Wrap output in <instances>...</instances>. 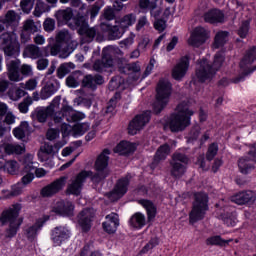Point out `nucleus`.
<instances>
[{"label":"nucleus","instance_id":"18","mask_svg":"<svg viewBox=\"0 0 256 256\" xmlns=\"http://www.w3.org/2000/svg\"><path fill=\"white\" fill-rule=\"evenodd\" d=\"M65 185H67V176H62L42 188L40 194L42 197H53L59 191H63Z\"/></svg>","mask_w":256,"mask_h":256},{"label":"nucleus","instance_id":"9","mask_svg":"<svg viewBox=\"0 0 256 256\" xmlns=\"http://www.w3.org/2000/svg\"><path fill=\"white\" fill-rule=\"evenodd\" d=\"M84 15L85 13H79L77 17L74 18V23L76 27H78L79 35L84 37L85 43H91V41L95 39V35H97V29L89 27Z\"/></svg>","mask_w":256,"mask_h":256},{"label":"nucleus","instance_id":"46","mask_svg":"<svg viewBox=\"0 0 256 256\" xmlns=\"http://www.w3.org/2000/svg\"><path fill=\"white\" fill-rule=\"evenodd\" d=\"M29 133V122H21V124L13 129V135L16 139H25V135Z\"/></svg>","mask_w":256,"mask_h":256},{"label":"nucleus","instance_id":"33","mask_svg":"<svg viewBox=\"0 0 256 256\" xmlns=\"http://www.w3.org/2000/svg\"><path fill=\"white\" fill-rule=\"evenodd\" d=\"M62 111L65 113L68 123H75L76 121H82V119H85L84 113L75 111L73 107L67 104L62 105Z\"/></svg>","mask_w":256,"mask_h":256},{"label":"nucleus","instance_id":"45","mask_svg":"<svg viewBox=\"0 0 256 256\" xmlns=\"http://www.w3.org/2000/svg\"><path fill=\"white\" fill-rule=\"evenodd\" d=\"M55 17L60 23H67L73 19V10L71 8L59 10L56 12Z\"/></svg>","mask_w":256,"mask_h":256},{"label":"nucleus","instance_id":"22","mask_svg":"<svg viewBox=\"0 0 256 256\" xmlns=\"http://www.w3.org/2000/svg\"><path fill=\"white\" fill-rule=\"evenodd\" d=\"M53 213L61 215L62 217H73L75 206L73 202L61 200L58 201L52 208Z\"/></svg>","mask_w":256,"mask_h":256},{"label":"nucleus","instance_id":"10","mask_svg":"<svg viewBox=\"0 0 256 256\" xmlns=\"http://www.w3.org/2000/svg\"><path fill=\"white\" fill-rule=\"evenodd\" d=\"M189 163V158L180 152L173 154L172 161L170 162L171 170L170 173L175 179H179L185 175L187 168L185 165Z\"/></svg>","mask_w":256,"mask_h":256},{"label":"nucleus","instance_id":"29","mask_svg":"<svg viewBox=\"0 0 256 256\" xmlns=\"http://www.w3.org/2000/svg\"><path fill=\"white\" fill-rule=\"evenodd\" d=\"M100 27H101L102 31H105L106 33H108V37L112 41L121 39V37H123V35H125V30L120 28L119 24L115 25V26H111V24L103 22L100 25Z\"/></svg>","mask_w":256,"mask_h":256},{"label":"nucleus","instance_id":"42","mask_svg":"<svg viewBox=\"0 0 256 256\" xmlns=\"http://www.w3.org/2000/svg\"><path fill=\"white\" fill-rule=\"evenodd\" d=\"M45 221L46 220L40 219L33 226L26 229V237L29 239V241H34V239L37 237V233L41 231V227H43Z\"/></svg>","mask_w":256,"mask_h":256},{"label":"nucleus","instance_id":"48","mask_svg":"<svg viewBox=\"0 0 256 256\" xmlns=\"http://www.w3.org/2000/svg\"><path fill=\"white\" fill-rule=\"evenodd\" d=\"M171 153V148H169V145L164 144L160 146L155 154L154 161H165L167 159V155Z\"/></svg>","mask_w":256,"mask_h":256},{"label":"nucleus","instance_id":"60","mask_svg":"<svg viewBox=\"0 0 256 256\" xmlns=\"http://www.w3.org/2000/svg\"><path fill=\"white\" fill-rule=\"evenodd\" d=\"M121 83H123L121 76H115L111 79L109 87L112 91H114V89H119V87H121Z\"/></svg>","mask_w":256,"mask_h":256},{"label":"nucleus","instance_id":"19","mask_svg":"<svg viewBox=\"0 0 256 256\" xmlns=\"http://www.w3.org/2000/svg\"><path fill=\"white\" fill-rule=\"evenodd\" d=\"M129 181H131V175H126L125 177L120 178L112 192H110L109 199H111V201L121 199L129 189Z\"/></svg>","mask_w":256,"mask_h":256},{"label":"nucleus","instance_id":"23","mask_svg":"<svg viewBox=\"0 0 256 256\" xmlns=\"http://www.w3.org/2000/svg\"><path fill=\"white\" fill-rule=\"evenodd\" d=\"M6 67L8 71L9 81H13L14 83H19V81H23V76H21V72H19V69L21 67V60L15 59L8 61Z\"/></svg>","mask_w":256,"mask_h":256},{"label":"nucleus","instance_id":"47","mask_svg":"<svg viewBox=\"0 0 256 256\" xmlns=\"http://www.w3.org/2000/svg\"><path fill=\"white\" fill-rule=\"evenodd\" d=\"M227 37H229V33L225 31H220L215 35L213 49H219L227 43Z\"/></svg>","mask_w":256,"mask_h":256},{"label":"nucleus","instance_id":"20","mask_svg":"<svg viewBox=\"0 0 256 256\" xmlns=\"http://www.w3.org/2000/svg\"><path fill=\"white\" fill-rule=\"evenodd\" d=\"M238 167L244 175H247V173H249V171H251L252 169H255V167H256L255 152L250 150L249 153L247 154V156L240 158L238 161Z\"/></svg>","mask_w":256,"mask_h":256},{"label":"nucleus","instance_id":"53","mask_svg":"<svg viewBox=\"0 0 256 256\" xmlns=\"http://www.w3.org/2000/svg\"><path fill=\"white\" fill-rule=\"evenodd\" d=\"M19 170V163L15 160H10L5 163L4 171H7L10 175H15Z\"/></svg>","mask_w":256,"mask_h":256},{"label":"nucleus","instance_id":"56","mask_svg":"<svg viewBox=\"0 0 256 256\" xmlns=\"http://www.w3.org/2000/svg\"><path fill=\"white\" fill-rule=\"evenodd\" d=\"M135 43V34L131 33L127 38L119 42L121 49H129Z\"/></svg>","mask_w":256,"mask_h":256},{"label":"nucleus","instance_id":"38","mask_svg":"<svg viewBox=\"0 0 256 256\" xmlns=\"http://www.w3.org/2000/svg\"><path fill=\"white\" fill-rule=\"evenodd\" d=\"M23 57H28L29 59H41V57H43V52L39 46L30 44L25 47Z\"/></svg>","mask_w":256,"mask_h":256},{"label":"nucleus","instance_id":"58","mask_svg":"<svg viewBox=\"0 0 256 256\" xmlns=\"http://www.w3.org/2000/svg\"><path fill=\"white\" fill-rule=\"evenodd\" d=\"M249 25H250V22L248 20L242 22V24L238 30V35L242 39H245V37H247V35L249 33Z\"/></svg>","mask_w":256,"mask_h":256},{"label":"nucleus","instance_id":"6","mask_svg":"<svg viewBox=\"0 0 256 256\" xmlns=\"http://www.w3.org/2000/svg\"><path fill=\"white\" fill-rule=\"evenodd\" d=\"M156 101L153 104L155 113H160L162 109L167 107L169 97H171V82L161 79L156 88Z\"/></svg>","mask_w":256,"mask_h":256},{"label":"nucleus","instance_id":"54","mask_svg":"<svg viewBox=\"0 0 256 256\" xmlns=\"http://www.w3.org/2000/svg\"><path fill=\"white\" fill-rule=\"evenodd\" d=\"M72 131L76 135H85L89 131V123H78L73 126Z\"/></svg>","mask_w":256,"mask_h":256},{"label":"nucleus","instance_id":"63","mask_svg":"<svg viewBox=\"0 0 256 256\" xmlns=\"http://www.w3.org/2000/svg\"><path fill=\"white\" fill-rule=\"evenodd\" d=\"M20 72L24 77H31L33 75V66L29 64H23L20 67Z\"/></svg>","mask_w":256,"mask_h":256},{"label":"nucleus","instance_id":"64","mask_svg":"<svg viewBox=\"0 0 256 256\" xmlns=\"http://www.w3.org/2000/svg\"><path fill=\"white\" fill-rule=\"evenodd\" d=\"M60 51H64L65 53V48L61 46L59 42H55L53 46L50 47V55L55 56L58 55Z\"/></svg>","mask_w":256,"mask_h":256},{"label":"nucleus","instance_id":"36","mask_svg":"<svg viewBox=\"0 0 256 256\" xmlns=\"http://www.w3.org/2000/svg\"><path fill=\"white\" fill-rule=\"evenodd\" d=\"M129 225L132 227V229H143V227L147 225V218L145 217V214L136 212L131 216Z\"/></svg>","mask_w":256,"mask_h":256},{"label":"nucleus","instance_id":"57","mask_svg":"<svg viewBox=\"0 0 256 256\" xmlns=\"http://www.w3.org/2000/svg\"><path fill=\"white\" fill-rule=\"evenodd\" d=\"M35 0H21L20 6L24 13H31Z\"/></svg>","mask_w":256,"mask_h":256},{"label":"nucleus","instance_id":"59","mask_svg":"<svg viewBox=\"0 0 256 256\" xmlns=\"http://www.w3.org/2000/svg\"><path fill=\"white\" fill-rule=\"evenodd\" d=\"M32 100L31 98H25L19 105L18 109L20 113H28L29 112V105H31Z\"/></svg>","mask_w":256,"mask_h":256},{"label":"nucleus","instance_id":"21","mask_svg":"<svg viewBox=\"0 0 256 256\" xmlns=\"http://www.w3.org/2000/svg\"><path fill=\"white\" fill-rule=\"evenodd\" d=\"M231 201L236 205H253L256 201V194L251 190L238 192L231 197Z\"/></svg>","mask_w":256,"mask_h":256},{"label":"nucleus","instance_id":"50","mask_svg":"<svg viewBox=\"0 0 256 256\" xmlns=\"http://www.w3.org/2000/svg\"><path fill=\"white\" fill-rule=\"evenodd\" d=\"M220 217L227 227H235L237 225V214L235 212H227Z\"/></svg>","mask_w":256,"mask_h":256},{"label":"nucleus","instance_id":"35","mask_svg":"<svg viewBox=\"0 0 256 256\" xmlns=\"http://www.w3.org/2000/svg\"><path fill=\"white\" fill-rule=\"evenodd\" d=\"M60 87L61 84L57 80L51 83H47L40 92V98L43 100L49 99V97H52V95H55V93L59 91Z\"/></svg>","mask_w":256,"mask_h":256},{"label":"nucleus","instance_id":"27","mask_svg":"<svg viewBox=\"0 0 256 256\" xmlns=\"http://www.w3.org/2000/svg\"><path fill=\"white\" fill-rule=\"evenodd\" d=\"M28 162H25L24 168H23V173H26L22 177V183L23 185H29L33 179H35V166L33 165V155L28 154L27 156Z\"/></svg>","mask_w":256,"mask_h":256},{"label":"nucleus","instance_id":"26","mask_svg":"<svg viewBox=\"0 0 256 256\" xmlns=\"http://www.w3.org/2000/svg\"><path fill=\"white\" fill-rule=\"evenodd\" d=\"M69 237H71V232L66 227H56L52 231V241L56 247H59L62 243H65Z\"/></svg>","mask_w":256,"mask_h":256},{"label":"nucleus","instance_id":"12","mask_svg":"<svg viewBox=\"0 0 256 256\" xmlns=\"http://www.w3.org/2000/svg\"><path fill=\"white\" fill-rule=\"evenodd\" d=\"M115 54V48L113 46H108L102 51V59L96 60L93 64L94 71L98 73H103L109 67H113V55Z\"/></svg>","mask_w":256,"mask_h":256},{"label":"nucleus","instance_id":"24","mask_svg":"<svg viewBox=\"0 0 256 256\" xmlns=\"http://www.w3.org/2000/svg\"><path fill=\"white\" fill-rule=\"evenodd\" d=\"M95 217V210L92 208H86L82 210L78 215V223L84 233H87L91 229V221Z\"/></svg>","mask_w":256,"mask_h":256},{"label":"nucleus","instance_id":"28","mask_svg":"<svg viewBox=\"0 0 256 256\" xmlns=\"http://www.w3.org/2000/svg\"><path fill=\"white\" fill-rule=\"evenodd\" d=\"M203 19L205 23H210L211 25L225 23V14L219 9H211L204 13Z\"/></svg>","mask_w":256,"mask_h":256},{"label":"nucleus","instance_id":"51","mask_svg":"<svg viewBox=\"0 0 256 256\" xmlns=\"http://www.w3.org/2000/svg\"><path fill=\"white\" fill-rule=\"evenodd\" d=\"M25 95H27V92L21 88H14L8 92V97L11 101H19V99L25 97Z\"/></svg>","mask_w":256,"mask_h":256},{"label":"nucleus","instance_id":"52","mask_svg":"<svg viewBox=\"0 0 256 256\" xmlns=\"http://www.w3.org/2000/svg\"><path fill=\"white\" fill-rule=\"evenodd\" d=\"M229 243V240H225L221 238V236H212L206 239V245H217L219 247H224V245H227Z\"/></svg>","mask_w":256,"mask_h":256},{"label":"nucleus","instance_id":"11","mask_svg":"<svg viewBox=\"0 0 256 256\" xmlns=\"http://www.w3.org/2000/svg\"><path fill=\"white\" fill-rule=\"evenodd\" d=\"M59 105H61V96H56L49 106L36 108L33 115L39 123H46L47 117H51L59 109Z\"/></svg>","mask_w":256,"mask_h":256},{"label":"nucleus","instance_id":"43","mask_svg":"<svg viewBox=\"0 0 256 256\" xmlns=\"http://www.w3.org/2000/svg\"><path fill=\"white\" fill-rule=\"evenodd\" d=\"M137 21V16L133 13L127 14L123 16L119 21L118 25L120 29H129V27L135 25V22Z\"/></svg>","mask_w":256,"mask_h":256},{"label":"nucleus","instance_id":"55","mask_svg":"<svg viewBox=\"0 0 256 256\" xmlns=\"http://www.w3.org/2000/svg\"><path fill=\"white\" fill-rule=\"evenodd\" d=\"M218 151H219V146H217V144H215V143H212L208 147V151L206 153L207 161H213V159H215V156L217 155Z\"/></svg>","mask_w":256,"mask_h":256},{"label":"nucleus","instance_id":"49","mask_svg":"<svg viewBox=\"0 0 256 256\" xmlns=\"http://www.w3.org/2000/svg\"><path fill=\"white\" fill-rule=\"evenodd\" d=\"M72 69H75V64H73V62L61 64L57 69L58 79H63L65 75H68V73H71Z\"/></svg>","mask_w":256,"mask_h":256},{"label":"nucleus","instance_id":"37","mask_svg":"<svg viewBox=\"0 0 256 256\" xmlns=\"http://www.w3.org/2000/svg\"><path fill=\"white\" fill-rule=\"evenodd\" d=\"M137 149V146L134 143L122 141L115 148L114 153H119V155H129Z\"/></svg>","mask_w":256,"mask_h":256},{"label":"nucleus","instance_id":"32","mask_svg":"<svg viewBox=\"0 0 256 256\" xmlns=\"http://www.w3.org/2000/svg\"><path fill=\"white\" fill-rule=\"evenodd\" d=\"M21 16L14 10L6 12L5 16H0V23L7 25L8 27H19Z\"/></svg>","mask_w":256,"mask_h":256},{"label":"nucleus","instance_id":"16","mask_svg":"<svg viewBox=\"0 0 256 256\" xmlns=\"http://www.w3.org/2000/svg\"><path fill=\"white\" fill-rule=\"evenodd\" d=\"M56 42L65 48V53L71 55L77 49V41L73 40L71 33L67 30H61L56 35Z\"/></svg>","mask_w":256,"mask_h":256},{"label":"nucleus","instance_id":"2","mask_svg":"<svg viewBox=\"0 0 256 256\" xmlns=\"http://www.w3.org/2000/svg\"><path fill=\"white\" fill-rule=\"evenodd\" d=\"M19 211H21V204H13L10 208L4 210L0 216L2 225L9 223L5 233L7 239H13L17 235V231H19L21 223H23V220L19 218Z\"/></svg>","mask_w":256,"mask_h":256},{"label":"nucleus","instance_id":"61","mask_svg":"<svg viewBox=\"0 0 256 256\" xmlns=\"http://www.w3.org/2000/svg\"><path fill=\"white\" fill-rule=\"evenodd\" d=\"M12 197H19L23 193V184L17 183L11 186Z\"/></svg>","mask_w":256,"mask_h":256},{"label":"nucleus","instance_id":"30","mask_svg":"<svg viewBox=\"0 0 256 256\" xmlns=\"http://www.w3.org/2000/svg\"><path fill=\"white\" fill-rule=\"evenodd\" d=\"M105 219V222L102 224L104 231L110 235L115 233L117 227H119V215H117V213H111L108 214Z\"/></svg>","mask_w":256,"mask_h":256},{"label":"nucleus","instance_id":"3","mask_svg":"<svg viewBox=\"0 0 256 256\" xmlns=\"http://www.w3.org/2000/svg\"><path fill=\"white\" fill-rule=\"evenodd\" d=\"M224 61L225 54H223V52H218L215 54L212 66L209 64L207 59L201 60L196 70V76L198 77L199 81H201V83L211 81V79H213L215 76V73H217V71H219L223 66Z\"/></svg>","mask_w":256,"mask_h":256},{"label":"nucleus","instance_id":"34","mask_svg":"<svg viewBox=\"0 0 256 256\" xmlns=\"http://www.w3.org/2000/svg\"><path fill=\"white\" fill-rule=\"evenodd\" d=\"M105 83V79L103 76L97 75H86L82 80L83 87H87L88 89H97V85H103Z\"/></svg>","mask_w":256,"mask_h":256},{"label":"nucleus","instance_id":"4","mask_svg":"<svg viewBox=\"0 0 256 256\" xmlns=\"http://www.w3.org/2000/svg\"><path fill=\"white\" fill-rule=\"evenodd\" d=\"M3 31H5V26L0 24V33ZM0 49H2L8 57H14L21 53L19 36H17L15 31L5 32L0 36Z\"/></svg>","mask_w":256,"mask_h":256},{"label":"nucleus","instance_id":"39","mask_svg":"<svg viewBox=\"0 0 256 256\" xmlns=\"http://www.w3.org/2000/svg\"><path fill=\"white\" fill-rule=\"evenodd\" d=\"M139 205H142L147 213V219L148 221H153L157 215V207L155 204L151 202V200H139L138 201Z\"/></svg>","mask_w":256,"mask_h":256},{"label":"nucleus","instance_id":"14","mask_svg":"<svg viewBox=\"0 0 256 256\" xmlns=\"http://www.w3.org/2000/svg\"><path fill=\"white\" fill-rule=\"evenodd\" d=\"M151 120V111H145L142 114L136 115L134 119L129 123L128 133L129 135H137L141 129L149 123Z\"/></svg>","mask_w":256,"mask_h":256},{"label":"nucleus","instance_id":"44","mask_svg":"<svg viewBox=\"0 0 256 256\" xmlns=\"http://www.w3.org/2000/svg\"><path fill=\"white\" fill-rule=\"evenodd\" d=\"M23 31L26 33H39L41 31V23L35 22L33 19L29 18L23 22Z\"/></svg>","mask_w":256,"mask_h":256},{"label":"nucleus","instance_id":"25","mask_svg":"<svg viewBox=\"0 0 256 256\" xmlns=\"http://www.w3.org/2000/svg\"><path fill=\"white\" fill-rule=\"evenodd\" d=\"M187 71H189V57L183 56L174 66L172 77L173 79H176V81H181V79L187 75Z\"/></svg>","mask_w":256,"mask_h":256},{"label":"nucleus","instance_id":"40","mask_svg":"<svg viewBox=\"0 0 256 256\" xmlns=\"http://www.w3.org/2000/svg\"><path fill=\"white\" fill-rule=\"evenodd\" d=\"M138 7L143 13L150 11V15L152 17H157V14L155 13V9H157V2H153L151 0H138Z\"/></svg>","mask_w":256,"mask_h":256},{"label":"nucleus","instance_id":"1","mask_svg":"<svg viewBox=\"0 0 256 256\" xmlns=\"http://www.w3.org/2000/svg\"><path fill=\"white\" fill-rule=\"evenodd\" d=\"M193 111L189 109V105L185 102L180 103L174 113L169 117L165 128L168 127L172 133H179L185 131L191 125V116Z\"/></svg>","mask_w":256,"mask_h":256},{"label":"nucleus","instance_id":"31","mask_svg":"<svg viewBox=\"0 0 256 256\" xmlns=\"http://www.w3.org/2000/svg\"><path fill=\"white\" fill-rule=\"evenodd\" d=\"M119 71L125 75H130L133 81H138L141 77V65L139 63L126 64L125 66L119 67Z\"/></svg>","mask_w":256,"mask_h":256},{"label":"nucleus","instance_id":"15","mask_svg":"<svg viewBox=\"0 0 256 256\" xmlns=\"http://www.w3.org/2000/svg\"><path fill=\"white\" fill-rule=\"evenodd\" d=\"M211 37V32L204 27H196L188 39V45L192 47H201V45L207 42V39Z\"/></svg>","mask_w":256,"mask_h":256},{"label":"nucleus","instance_id":"62","mask_svg":"<svg viewBox=\"0 0 256 256\" xmlns=\"http://www.w3.org/2000/svg\"><path fill=\"white\" fill-rule=\"evenodd\" d=\"M52 120L54 123H63V118L65 117L67 119V116L65 115V112H63V108H61V111L54 112L52 115Z\"/></svg>","mask_w":256,"mask_h":256},{"label":"nucleus","instance_id":"7","mask_svg":"<svg viewBox=\"0 0 256 256\" xmlns=\"http://www.w3.org/2000/svg\"><path fill=\"white\" fill-rule=\"evenodd\" d=\"M256 61V47L253 46L250 48L244 58L240 62V74L233 81L234 83H241L247 77L251 75L253 71H256V66L252 67L253 63Z\"/></svg>","mask_w":256,"mask_h":256},{"label":"nucleus","instance_id":"5","mask_svg":"<svg viewBox=\"0 0 256 256\" xmlns=\"http://www.w3.org/2000/svg\"><path fill=\"white\" fill-rule=\"evenodd\" d=\"M209 197L206 193H196L194 195V202L192 210L189 214L190 223H197L205 219L207 211H209Z\"/></svg>","mask_w":256,"mask_h":256},{"label":"nucleus","instance_id":"17","mask_svg":"<svg viewBox=\"0 0 256 256\" xmlns=\"http://www.w3.org/2000/svg\"><path fill=\"white\" fill-rule=\"evenodd\" d=\"M65 185H67V176H62L42 188L40 194L42 197H53L59 191H63Z\"/></svg>","mask_w":256,"mask_h":256},{"label":"nucleus","instance_id":"13","mask_svg":"<svg viewBox=\"0 0 256 256\" xmlns=\"http://www.w3.org/2000/svg\"><path fill=\"white\" fill-rule=\"evenodd\" d=\"M93 172L91 171H82L76 177L71 180V183L68 184L67 193L69 195H81V189H83V183L87 181V177H91Z\"/></svg>","mask_w":256,"mask_h":256},{"label":"nucleus","instance_id":"8","mask_svg":"<svg viewBox=\"0 0 256 256\" xmlns=\"http://www.w3.org/2000/svg\"><path fill=\"white\" fill-rule=\"evenodd\" d=\"M109 149H104L102 153L97 157L95 162V169L97 173L92 176L91 180L93 183H101L107 175H109V171H107V167L109 165V155H110Z\"/></svg>","mask_w":256,"mask_h":256},{"label":"nucleus","instance_id":"41","mask_svg":"<svg viewBox=\"0 0 256 256\" xmlns=\"http://www.w3.org/2000/svg\"><path fill=\"white\" fill-rule=\"evenodd\" d=\"M4 151L7 155H23L25 144L7 143L4 145Z\"/></svg>","mask_w":256,"mask_h":256}]
</instances>
